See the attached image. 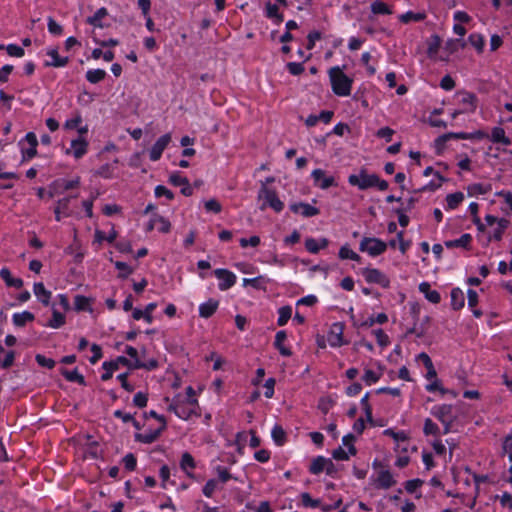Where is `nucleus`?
I'll return each mask as SVG.
<instances>
[{"instance_id":"f257e3e1","label":"nucleus","mask_w":512,"mask_h":512,"mask_svg":"<svg viewBox=\"0 0 512 512\" xmlns=\"http://www.w3.org/2000/svg\"><path fill=\"white\" fill-rule=\"evenodd\" d=\"M329 77L333 92L338 96H349L351 93L352 79L345 75L339 67L329 70Z\"/></svg>"},{"instance_id":"f03ea898","label":"nucleus","mask_w":512,"mask_h":512,"mask_svg":"<svg viewBox=\"0 0 512 512\" xmlns=\"http://www.w3.org/2000/svg\"><path fill=\"white\" fill-rule=\"evenodd\" d=\"M388 245L391 248H395L396 240H391L387 244L378 238L364 237L360 242L359 249L362 252H367L370 256L376 257L384 253Z\"/></svg>"},{"instance_id":"7ed1b4c3","label":"nucleus","mask_w":512,"mask_h":512,"mask_svg":"<svg viewBox=\"0 0 512 512\" xmlns=\"http://www.w3.org/2000/svg\"><path fill=\"white\" fill-rule=\"evenodd\" d=\"M258 199H264L260 210H265L267 206L271 207L275 212H281L284 208L283 202L279 199L276 191L262 185L258 192Z\"/></svg>"},{"instance_id":"20e7f679","label":"nucleus","mask_w":512,"mask_h":512,"mask_svg":"<svg viewBox=\"0 0 512 512\" xmlns=\"http://www.w3.org/2000/svg\"><path fill=\"white\" fill-rule=\"evenodd\" d=\"M374 181H376V174H368L365 169H362L358 175L352 174L348 178L349 184L357 186L360 190L374 187Z\"/></svg>"},{"instance_id":"39448f33","label":"nucleus","mask_w":512,"mask_h":512,"mask_svg":"<svg viewBox=\"0 0 512 512\" xmlns=\"http://www.w3.org/2000/svg\"><path fill=\"white\" fill-rule=\"evenodd\" d=\"M362 275L368 283H376L383 288H388L390 285L388 277L376 268H364L362 269Z\"/></svg>"},{"instance_id":"423d86ee","label":"nucleus","mask_w":512,"mask_h":512,"mask_svg":"<svg viewBox=\"0 0 512 512\" xmlns=\"http://www.w3.org/2000/svg\"><path fill=\"white\" fill-rule=\"evenodd\" d=\"M120 364L133 369L132 362L129 359H127L124 356H119L114 361L103 363V369H105L106 372L102 374L101 379L103 381H107V380L111 379L113 372L118 370Z\"/></svg>"},{"instance_id":"0eeeda50","label":"nucleus","mask_w":512,"mask_h":512,"mask_svg":"<svg viewBox=\"0 0 512 512\" xmlns=\"http://www.w3.org/2000/svg\"><path fill=\"white\" fill-rule=\"evenodd\" d=\"M171 142V134L167 133L162 135L152 146L149 156L152 161H157L161 158V155L168 144Z\"/></svg>"},{"instance_id":"6e6552de","label":"nucleus","mask_w":512,"mask_h":512,"mask_svg":"<svg viewBox=\"0 0 512 512\" xmlns=\"http://www.w3.org/2000/svg\"><path fill=\"white\" fill-rule=\"evenodd\" d=\"M214 274L218 279L222 280L219 284V289L222 291L229 289L235 284L236 276L229 270L216 269Z\"/></svg>"},{"instance_id":"1a4fd4ad","label":"nucleus","mask_w":512,"mask_h":512,"mask_svg":"<svg viewBox=\"0 0 512 512\" xmlns=\"http://www.w3.org/2000/svg\"><path fill=\"white\" fill-rule=\"evenodd\" d=\"M343 329V325L340 323L332 325L327 335V341L332 347H339L343 344Z\"/></svg>"},{"instance_id":"9d476101","label":"nucleus","mask_w":512,"mask_h":512,"mask_svg":"<svg viewBox=\"0 0 512 512\" xmlns=\"http://www.w3.org/2000/svg\"><path fill=\"white\" fill-rule=\"evenodd\" d=\"M312 177L315 184L321 189H328L329 187L336 185L334 177L326 176L325 171L322 169L313 170Z\"/></svg>"},{"instance_id":"9b49d317","label":"nucleus","mask_w":512,"mask_h":512,"mask_svg":"<svg viewBox=\"0 0 512 512\" xmlns=\"http://www.w3.org/2000/svg\"><path fill=\"white\" fill-rule=\"evenodd\" d=\"M290 209L294 213H301L304 217H313L320 213L318 208L304 202L291 204Z\"/></svg>"},{"instance_id":"f8f14e48","label":"nucleus","mask_w":512,"mask_h":512,"mask_svg":"<svg viewBox=\"0 0 512 512\" xmlns=\"http://www.w3.org/2000/svg\"><path fill=\"white\" fill-rule=\"evenodd\" d=\"M375 484L377 488L389 489L396 484V481L389 470L383 469L379 472Z\"/></svg>"},{"instance_id":"ddd939ff","label":"nucleus","mask_w":512,"mask_h":512,"mask_svg":"<svg viewBox=\"0 0 512 512\" xmlns=\"http://www.w3.org/2000/svg\"><path fill=\"white\" fill-rule=\"evenodd\" d=\"M25 140L27 141V143L29 144V148L28 149H22V153H23V159H31L33 157L36 156L37 154V145H38V140H37V137L35 135V133L33 132H29L26 134L25 136Z\"/></svg>"},{"instance_id":"4468645a","label":"nucleus","mask_w":512,"mask_h":512,"mask_svg":"<svg viewBox=\"0 0 512 512\" xmlns=\"http://www.w3.org/2000/svg\"><path fill=\"white\" fill-rule=\"evenodd\" d=\"M460 97L461 104L468 106L465 111L467 112H474L477 107V97L475 94L461 91L457 93Z\"/></svg>"},{"instance_id":"2eb2a0df","label":"nucleus","mask_w":512,"mask_h":512,"mask_svg":"<svg viewBox=\"0 0 512 512\" xmlns=\"http://www.w3.org/2000/svg\"><path fill=\"white\" fill-rule=\"evenodd\" d=\"M419 290L424 294L425 298L433 304H438L441 296L436 290H431V285L428 282H422L419 285Z\"/></svg>"},{"instance_id":"dca6fc26","label":"nucleus","mask_w":512,"mask_h":512,"mask_svg":"<svg viewBox=\"0 0 512 512\" xmlns=\"http://www.w3.org/2000/svg\"><path fill=\"white\" fill-rule=\"evenodd\" d=\"M165 430L164 429V425H161L158 429L154 430V431H150L148 433H136L135 434V440L138 441V442H141V443H146V444H150V443H153L154 441H156L161 432Z\"/></svg>"},{"instance_id":"f3484780","label":"nucleus","mask_w":512,"mask_h":512,"mask_svg":"<svg viewBox=\"0 0 512 512\" xmlns=\"http://www.w3.org/2000/svg\"><path fill=\"white\" fill-rule=\"evenodd\" d=\"M88 143L81 136L77 139L72 140L71 148L73 149V155L76 159L81 158L87 152Z\"/></svg>"},{"instance_id":"a211bd4d","label":"nucleus","mask_w":512,"mask_h":512,"mask_svg":"<svg viewBox=\"0 0 512 512\" xmlns=\"http://www.w3.org/2000/svg\"><path fill=\"white\" fill-rule=\"evenodd\" d=\"M0 277L9 287L21 288L23 286V281L20 278H14L8 268H2L0 270Z\"/></svg>"},{"instance_id":"6ab92c4d","label":"nucleus","mask_w":512,"mask_h":512,"mask_svg":"<svg viewBox=\"0 0 512 512\" xmlns=\"http://www.w3.org/2000/svg\"><path fill=\"white\" fill-rule=\"evenodd\" d=\"M219 302L217 300L209 299L199 307V314L203 318L211 317L217 310Z\"/></svg>"},{"instance_id":"aec40b11","label":"nucleus","mask_w":512,"mask_h":512,"mask_svg":"<svg viewBox=\"0 0 512 512\" xmlns=\"http://www.w3.org/2000/svg\"><path fill=\"white\" fill-rule=\"evenodd\" d=\"M34 294L36 297L41 301V303L45 306L49 305L50 298H51V292L46 290L43 283H35L34 287Z\"/></svg>"},{"instance_id":"412c9836","label":"nucleus","mask_w":512,"mask_h":512,"mask_svg":"<svg viewBox=\"0 0 512 512\" xmlns=\"http://www.w3.org/2000/svg\"><path fill=\"white\" fill-rule=\"evenodd\" d=\"M71 198L72 197H65V198L57 201V205L54 208V214H55L56 221L61 220V213H64L65 216H70L68 209H69V203H70Z\"/></svg>"},{"instance_id":"4be33fe9","label":"nucleus","mask_w":512,"mask_h":512,"mask_svg":"<svg viewBox=\"0 0 512 512\" xmlns=\"http://www.w3.org/2000/svg\"><path fill=\"white\" fill-rule=\"evenodd\" d=\"M47 54L51 57L52 60L47 61L45 66L63 67L69 61L68 57H60L56 49L49 50Z\"/></svg>"},{"instance_id":"5701e85b","label":"nucleus","mask_w":512,"mask_h":512,"mask_svg":"<svg viewBox=\"0 0 512 512\" xmlns=\"http://www.w3.org/2000/svg\"><path fill=\"white\" fill-rule=\"evenodd\" d=\"M464 293L460 288H453L451 291V306L454 310H459L464 306Z\"/></svg>"},{"instance_id":"b1692460","label":"nucleus","mask_w":512,"mask_h":512,"mask_svg":"<svg viewBox=\"0 0 512 512\" xmlns=\"http://www.w3.org/2000/svg\"><path fill=\"white\" fill-rule=\"evenodd\" d=\"M286 338L287 334L285 331H278L275 336V347L279 350L281 355L290 356L292 354L291 350L283 345Z\"/></svg>"},{"instance_id":"393cba45","label":"nucleus","mask_w":512,"mask_h":512,"mask_svg":"<svg viewBox=\"0 0 512 512\" xmlns=\"http://www.w3.org/2000/svg\"><path fill=\"white\" fill-rule=\"evenodd\" d=\"M271 436L275 444L278 446H283L287 441L286 432L280 425H275L273 427Z\"/></svg>"},{"instance_id":"a878e982","label":"nucleus","mask_w":512,"mask_h":512,"mask_svg":"<svg viewBox=\"0 0 512 512\" xmlns=\"http://www.w3.org/2000/svg\"><path fill=\"white\" fill-rule=\"evenodd\" d=\"M61 374L65 377L66 380H68L69 382H77L79 383L80 385H83L85 386L86 385V382H85V379L83 377V375H81L77 369H74L72 371H69L67 369H61Z\"/></svg>"},{"instance_id":"bb28decb","label":"nucleus","mask_w":512,"mask_h":512,"mask_svg":"<svg viewBox=\"0 0 512 512\" xmlns=\"http://www.w3.org/2000/svg\"><path fill=\"white\" fill-rule=\"evenodd\" d=\"M327 460L328 459L323 456H318V457L314 458L309 467L310 473L317 475V474H320L321 472H323L325 470V465L327 463Z\"/></svg>"},{"instance_id":"cd10ccee","label":"nucleus","mask_w":512,"mask_h":512,"mask_svg":"<svg viewBox=\"0 0 512 512\" xmlns=\"http://www.w3.org/2000/svg\"><path fill=\"white\" fill-rule=\"evenodd\" d=\"M491 140L494 143H501L503 145H510L511 141L505 136V131L501 127H495L492 130Z\"/></svg>"},{"instance_id":"c85d7f7f","label":"nucleus","mask_w":512,"mask_h":512,"mask_svg":"<svg viewBox=\"0 0 512 512\" xmlns=\"http://www.w3.org/2000/svg\"><path fill=\"white\" fill-rule=\"evenodd\" d=\"M107 15H108L107 9L102 7L100 9H98L93 16L88 17L86 21L90 25L102 28L103 25L101 24L100 21Z\"/></svg>"},{"instance_id":"c756f323","label":"nucleus","mask_w":512,"mask_h":512,"mask_svg":"<svg viewBox=\"0 0 512 512\" xmlns=\"http://www.w3.org/2000/svg\"><path fill=\"white\" fill-rule=\"evenodd\" d=\"M471 239H472V237L470 234H463L459 239L446 241L445 246L447 248H454V247L467 248L469 243L471 242Z\"/></svg>"},{"instance_id":"7c9ffc66","label":"nucleus","mask_w":512,"mask_h":512,"mask_svg":"<svg viewBox=\"0 0 512 512\" xmlns=\"http://www.w3.org/2000/svg\"><path fill=\"white\" fill-rule=\"evenodd\" d=\"M434 414L442 423H446V420L449 419L453 420L451 405H442L438 407Z\"/></svg>"},{"instance_id":"2f4dec72","label":"nucleus","mask_w":512,"mask_h":512,"mask_svg":"<svg viewBox=\"0 0 512 512\" xmlns=\"http://www.w3.org/2000/svg\"><path fill=\"white\" fill-rule=\"evenodd\" d=\"M34 320V315L29 311H24L22 313H16L13 315V322L16 326L22 327L27 322H31Z\"/></svg>"},{"instance_id":"473e14b6","label":"nucleus","mask_w":512,"mask_h":512,"mask_svg":"<svg viewBox=\"0 0 512 512\" xmlns=\"http://www.w3.org/2000/svg\"><path fill=\"white\" fill-rule=\"evenodd\" d=\"M74 307L77 311H91L90 299L83 295H76L74 298Z\"/></svg>"},{"instance_id":"72a5a7b5","label":"nucleus","mask_w":512,"mask_h":512,"mask_svg":"<svg viewBox=\"0 0 512 512\" xmlns=\"http://www.w3.org/2000/svg\"><path fill=\"white\" fill-rule=\"evenodd\" d=\"M106 76V72L102 69L89 70L86 73V79L93 84L102 81Z\"/></svg>"},{"instance_id":"f704fd0d","label":"nucleus","mask_w":512,"mask_h":512,"mask_svg":"<svg viewBox=\"0 0 512 512\" xmlns=\"http://www.w3.org/2000/svg\"><path fill=\"white\" fill-rule=\"evenodd\" d=\"M464 199L462 192H455L448 194L446 197L447 206L449 209H455Z\"/></svg>"},{"instance_id":"c9c22d12","label":"nucleus","mask_w":512,"mask_h":512,"mask_svg":"<svg viewBox=\"0 0 512 512\" xmlns=\"http://www.w3.org/2000/svg\"><path fill=\"white\" fill-rule=\"evenodd\" d=\"M65 324V316L58 310L53 309L52 319L49 321L48 326L51 328H60Z\"/></svg>"},{"instance_id":"e433bc0d","label":"nucleus","mask_w":512,"mask_h":512,"mask_svg":"<svg viewBox=\"0 0 512 512\" xmlns=\"http://www.w3.org/2000/svg\"><path fill=\"white\" fill-rule=\"evenodd\" d=\"M441 45V39L438 35H433L428 42L427 54L429 57H433L438 52Z\"/></svg>"},{"instance_id":"4c0bfd02","label":"nucleus","mask_w":512,"mask_h":512,"mask_svg":"<svg viewBox=\"0 0 512 512\" xmlns=\"http://www.w3.org/2000/svg\"><path fill=\"white\" fill-rule=\"evenodd\" d=\"M339 257L341 259H351L354 261H360L361 257L351 250L348 246H342L339 250Z\"/></svg>"},{"instance_id":"58836bf2","label":"nucleus","mask_w":512,"mask_h":512,"mask_svg":"<svg viewBox=\"0 0 512 512\" xmlns=\"http://www.w3.org/2000/svg\"><path fill=\"white\" fill-rule=\"evenodd\" d=\"M133 369L143 368L146 370H153L158 367V361L156 359H151L148 362H141L139 359L132 362Z\"/></svg>"},{"instance_id":"ea45409f","label":"nucleus","mask_w":512,"mask_h":512,"mask_svg":"<svg viewBox=\"0 0 512 512\" xmlns=\"http://www.w3.org/2000/svg\"><path fill=\"white\" fill-rule=\"evenodd\" d=\"M196 466L195 461L192 457V455L188 452H185L182 454V458L180 461V467L183 471H186L189 469H194Z\"/></svg>"},{"instance_id":"a19ab883","label":"nucleus","mask_w":512,"mask_h":512,"mask_svg":"<svg viewBox=\"0 0 512 512\" xmlns=\"http://www.w3.org/2000/svg\"><path fill=\"white\" fill-rule=\"evenodd\" d=\"M292 309L290 306H283L279 309L278 325L284 326L291 318Z\"/></svg>"},{"instance_id":"79ce46f5","label":"nucleus","mask_w":512,"mask_h":512,"mask_svg":"<svg viewBox=\"0 0 512 512\" xmlns=\"http://www.w3.org/2000/svg\"><path fill=\"white\" fill-rule=\"evenodd\" d=\"M470 44L478 51L482 52L484 48V38L480 34H471L468 37Z\"/></svg>"},{"instance_id":"37998d69","label":"nucleus","mask_w":512,"mask_h":512,"mask_svg":"<svg viewBox=\"0 0 512 512\" xmlns=\"http://www.w3.org/2000/svg\"><path fill=\"white\" fill-rule=\"evenodd\" d=\"M424 13H413V12H407L405 14H402L400 16V21L402 23H409L410 21H422L425 19Z\"/></svg>"},{"instance_id":"c03bdc74","label":"nucleus","mask_w":512,"mask_h":512,"mask_svg":"<svg viewBox=\"0 0 512 512\" xmlns=\"http://www.w3.org/2000/svg\"><path fill=\"white\" fill-rule=\"evenodd\" d=\"M371 10L374 14H391L389 7L380 0L371 4Z\"/></svg>"},{"instance_id":"a18cd8bd","label":"nucleus","mask_w":512,"mask_h":512,"mask_svg":"<svg viewBox=\"0 0 512 512\" xmlns=\"http://www.w3.org/2000/svg\"><path fill=\"white\" fill-rule=\"evenodd\" d=\"M491 190V185L473 184L468 187L469 195L486 194Z\"/></svg>"},{"instance_id":"49530a36","label":"nucleus","mask_w":512,"mask_h":512,"mask_svg":"<svg viewBox=\"0 0 512 512\" xmlns=\"http://www.w3.org/2000/svg\"><path fill=\"white\" fill-rule=\"evenodd\" d=\"M266 13L269 18H276L278 23L283 21V15L278 13V7L275 4L268 2L266 4Z\"/></svg>"},{"instance_id":"de8ad7c7","label":"nucleus","mask_w":512,"mask_h":512,"mask_svg":"<svg viewBox=\"0 0 512 512\" xmlns=\"http://www.w3.org/2000/svg\"><path fill=\"white\" fill-rule=\"evenodd\" d=\"M509 221L505 218H501L498 221V227L494 231L493 238L497 241L502 239V235L505 231V229L508 227Z\"/></svg>"},{"instance_id":"09e8293b","label":"nucleus","mask_w":512,"mask_h":512,"mask_svg":"<svg viewBox=\"0 0 512 512\" xmlns=\"http://www.w3.org/2000/svg\"><path fill=\"white\" fill-rule=\"evenodd\" d=\"M355 440V436L353 434H347L343 437L342 439V442H343V445L347 446L348 447V452L351 454V455H356L357 453V449L356 447L353 445V442Z\"/></svg>"},{"instance_id":"8fccbe9b","label":"nucleus","mask_w":512,"mask_h":512,"mask_svg":"<svg viewBox=\"0 0 512 512\" xmlns=\"http://www.w3.org/2000/svg\"><path fill=\"white\" fill-rule=\"evenodd\" d=\"M423 430L426 435H437L439 433L438 426L430 418L425 420Z\"/></svg>"},{"instance_id":"3c124183","label":"nucleus","mask_w":512,"mask_h":512,"mask_svg":"<svg viewBox=\"0 0 512 512\" xmlns=\"http://www.w3.org/2000/svg\"><path fill=\"white\" fill-rule=\"evenodd\" d=\"M35 360L42 367H46L48 369H52L55 367V361L51 358L45 357L44 355L37 354L35 356Z\"/></svg>"},{"instance_id":"603ef678","label":"nucleus","mask_w":512,"mask_h":512,"mask_svg":"<svg viewBox=\"0 0 512 512\" xmlns=\"http://www.w3.org/2000/svg\"><path fill=\"white\" fill-rule=\"evenodd\" d=\"M115 266L118 270L121 271V273L119 274L120 278H126L133 273V269L129 267L125 262L117 261L115 263Z\"/></svg>"},{"instance_id":"864d4df0","label":"nucleus","mask_w":512,"mask_h":512,"mask_svg":"<svg viewBox=\"0 0 512 512\" xmlns=\"http://www.w3.org/2000/svg\"><path fill=\"white\" fill-rule=\"evenodd\" d=\"M188 181L186 177H182L178 172H174L169 176V182L174 186H183Z\"/></svg>"},{"instance_id":"5fc2aeb1","label":"nucleus","mask_w":512,"mask_h":512,"mask_svg":"<svg viewBox=\"0 0 512 512\" xmlns=\"http://www.w3.org/2000/svg\"><path fill=\"white\" fill-rule=\"evenodd\" d=\"M373 334L375 335L377 342L380 346L385 347L389 344V338L382 329L374 330Z\"/></svg>"},{"instance_id":"6e6d98bb","label":"nucleus","mask_w":512,"mask_h":512,"mask_svg":"<svg viewBox=\"0 0 512 512\" xmlns=\"http://www.w3.org/2000/svg\"><path fill=\"white\" fill-rule=\"evenodd\" d=\"M155 196L162 197L165 196L168 200L174 199V194L171 190L167 189L165 186L158 185L155 188Z\"/></svg>"},{"instance_id":"4d7b16f0","label":"nucleus","mask_w":512,"mask_h":512,"mask_svg":"<svg viewBox=\"0 0 512 512\" xmlns=\"http://www.w3.org/2000/svg\"><path fill=\"white\" fill-rule=\"evenodd\" d=\"M369 394H365L364 397L361 399V405L363 406V409L365 411L366 418L369 422L372 423V408L368 402Z\"/></svg>"},{"instance_id":"13d9d810","label":"nucleus","mask_w":512,"mask_h":512,"mask_svg":"<svg viewBox=\"0 0 512 512\" xmlns=\"http://www.w3.org/2000/svg\"><path fill=\"white\" fill-rule=\"evenodd\" d=\"M147 401H148L147 394L142 393V392L136 393L134 396V399H133L134 405L139 408L145 407L147 405Z\"/></svg>"},{"instance_id":"bf43d9fd","label":"nucleus","mask_w":512,"mask_h":512,"mask_svg":"<svg viewBox=\"0 0 512 512\" xmlns=\"http://www.w3.org/2000/svg\"><path fill=\"white\" fill-rule=\"evenodd\" d=\"M6 50L8 55L12 57H22L24 55L23 48L15 44L8 45Z\"/></svg>"},{"instance_id":"052dcab7","label":"nucleus","mask_w":512,"mask_h":512,"mask_svg":"<svg viewBox=\"0 0 512 512\" xmlns=\"http://www.w3.org/2000/svg\"><path fill=\"white\" fill-rule=\"evenodd\" d=\"M305 248L310 252V253H313V254H316L319 252L320 250V246L318 244V241L315 240L314 238H307L305 240Z\"/></svg>"},{"instance_id":"680f3d73","label":"nucleus","mask_w":512,"mask_h":512,"mask_svg":"<svg viewBox=\"0 0 512 512\" xmlns=\"http://www.w3.org/2000/svg\"><path fill=\"white\" fill-rule=\"evenodd\" d=\"M123 463L127 470L133 471L136 468V457L132 453H129L123 458Z\"/></svg>"},{"instance_id":"e2e57ef3","label":"nucleus","mask_w":512,"mask_h":512,"mask_svg":"<svg viewBox=\"0 0 512 512\" xmlns=\"http://www.w3.org/2000/svg\"><path fill=\"white\" fill-rule=\"evenodd\" d=\"M217 481L215 479H210L203 487V494L206 497H211L216 489Z\"/></svg>"},{"instance_id":"0e129e2a","label":"nucleus","mask_w":512,"mask_h":512,"mask_svg":"<svg viewBox=\"0 0 512 512\" xmlns=\"http://www.w3.org/2000/svg\"><path fill=\"white\" fill-rule=\"evenodd\" d=\"M48 30L50 33L60 35L63 32V28L53 18H48Z\"/></svg>"},{"instance_id":"69168bd1","label":"nucleus","mask_w":512,"mask_h":512,"mask_svg":"<svg viewBox=\"0 0 512 512\" xmlns=\"http://www.w3.org/2000/svg\"><path fill=\"white\" fill-rule=\"evenodd\" d=\"M156 219H157V223L160 224V226L158 228L159 231H161L162 233H168L171 228L170 222L167 219H165L163 216L158 215V214H156Z\"/></svg>"},{"instance_id":"338daca9","label":"nucleus","mask_w":512,"mask_h":512,"mask_svg":"<svg viewBox=\"0 0 512 512\" xmlns=\"http://www.w3.org/2000/svg\"><path fill=\"white\" fill-rule=\"evenodd\" d=\"M205 209L214 213L221 212V204L216 199H210L205 202Z\"/></svg>"},{"instance_id":"774afa93","label":"nucleus","mask_w":512,"mask_h":512,"mask_svg":"<svg viewBox=\"0 0 512 512\" xmlns=\"http://www.w3.org/2000/svg\"><path fill=\"white\" fill-rule=\"evenodd\" d=\"M503 450L508 454L509 460L512 461V435L505 438L503 443Z\"/></svg>"}]
</instances>
